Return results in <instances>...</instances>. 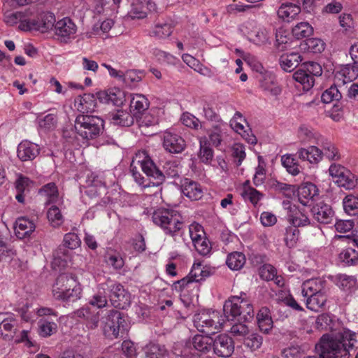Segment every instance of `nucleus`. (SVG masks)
<instances>
[{
	"label": "nucleus",
	"instance_id": "58",
	"mask_svg": "<svg viewBox=\"0 0 358 358\" xmlns=\"http://www.w3.org/2000/svg\"><path fill=\"white\" fill-rule=\"evenodd\" d=\"M189 235L192 241L193 244L206 238L205 232L201 225L193 223L189 225Z\"/></svg>",
	"mask_w": 358,
	"mask_h": 358
},
{
	"label": "nucleus",
	"instance_id": "14",
	"mask_svg": "<svg viewBox=\"0 0 358 358\" xmlns=\"http://www.w3.org/2000/svg\"><path fill=\"white\" fill-rule=\"evenodd\" d=\"M55 16L52 13H46L41 15L38 20H29L27 22L26 29H36L42 33L55 29ZM22 29H25L24 24H20Z\"/></svg>",
	"mask_w": 358,
	"mask_h": 358
},
{
	"label": "nucleus",
	"instance_id": "60",
	"mask_svg": "<svg viewBox=\"0 0 358 358\" xmlns=\"http://www.w3.org/2000/svg\"><path fill=\"white\" fill-rule=\"evenodd\" d=\"M106 262L115 269H120L124 266V260L120 254L115 252H108L106 255Z\"/></svg>",
	"mask_w": 358,
	"mask_h": 358
},
{
	"label": "nucleus",
	"instance_id": "16",
	"mask_svg": "<svg viewBox=\"0 0 358 358\" xmlns=\"http://www.w3.org/2000/svg\"><path fill=\"white\" fill-rule=\"evenodd\" d=\"M283 206L288 210V220L293 227L298 229L310 224L308 216L301 212L295 205H292L289 201H283Z\"/></svg>",
	"mask_w": 358,
	"mask_h": 358
},
{
	"label": "nucleus",
	"instance_id": "11",
	"mask_svg": "<svg viewBox=\"0 0 358 358\" xmlns=\"http://www.w3.org/2000/svg\"><path fill=\"white\" fill-rule=\"evenodd\" d=\"M54 31L58 39L66 43L75 38L77 26L71 18L66 17L55 23Z\"/></svg>",
	"mask_w": 358,
	"mask_h": 358
},
{
	"label": "nucleus",
	"instance_id": "39",
	"mask_svg": "<svg viewBox=\"0 0 358 358\" xmlns=\"http://www.w3.org/2000/svg\"><path fill=\"white\" fill-rule=\"evenodd\" d=\"M313 28L308 22L298 23L292 29V34L297 39L309 37L313 34Z\"/></svg>",
	"mask_w": 358,
	"mask_h": 358
},
{
	"label": "nucleus",
	"instance_id": "37",
	"mask_svg": "<svg viewBox=\"0 0 358 358\" xmlns=\"http://www.w3.org/2000/svg\"><path fill=\"white\" fill-rule=\"evenodd\" d=\"M226 264L231 270H240L245 264V257L240 252H231L227 256Z\"/></svg>",
	"mask_w": 358,
	"mask_h": 358
},
{
	"label": "nucleus",
	"instance_id": "56",
	"mask_svg": "<svg viewBox=\"0 0 358 358\" xmlns=\"http://www.w3.org/2000/svg\"><path fill=\"white\" fill-rule=\"evenodd\" d=\"M107 292L106 291V293H104L102 289H100L99 285L98 293L93 296L89 303L93 306L97 307L98 308H103L107 305Z\"/></svg>",
	"mask_w": 358,
	"mask_h": 358
},
{
	"label": "nucleus",
	"instance_id": "25",
	"mask_svg": "<svg viewBox=\"0 0 358 358\" xmlns=\"http://www.w3.org/2000/svg\"><path fill=\"white\" fill-rule=\"evenodd\" d=\"M35 228L34 223L26 217H20L15 221V232L16 236L20 239L29 237Z\"/></svg>",
	"mask_w": 358,
	"mask_h": 358
},
{
	"label": "nucleus",
	"instance_id": "1",
	"mask_svg": "<svg viewBox=\"0 0 358 358\" xmlns=\"http://www.w3.org/2000/svg\"><path fill=\"white\" fill-rule=\"evenodd\" d=\"M140 171H142L147 176L151 177L157 180V184H162L166 177L174 178L179 176L180 168L175 162H167L163 166V171L159 169L148 152L145 150L138 151L133 157L130 171L134 180L143 187H147L145 184V178L141 175Z\"/></svg>",
	"mask_w": 358,
	"mask_h": 358
},
{
	"label": "nucleus",
	"instance_id": "24",
	"mask_svg": "<svg viewBox=\"0 0 358 358\" xmlns=\"http://www.w3.org/2000/svg\"><path fill=\"white\" fill-rule=\"evenodd\" d=\"M75 105L83 114L91 113L96 107V99L93 94H84L76 99Z\"/></svg>",
	"mask_w": 358,
	"mask_h": 358
},
{
	"label": "nucleus",
	"instance_id": "48",
	"mask_svg": "<svg viewBox=\"0 0 358 358\" xmlns=\"http://www.w3.org/2000/svg\"><path fill=\"white\" fill-rule=\"evenodd\" d=\"M145 74L143 71L137 70H129L123 73L122 80L127 85H132L142 80Z\"/></svg>",
	"mask_w": 358,
	"mask_h": 358
},
{
	"label": "nucleus",
	"instance_id": "17",
	"mask_svg": "<svg viewBox=\"0 0 358 358\" xmlns=\"http://www.w3.org/2000/svg\"><path fill=\"white\" fill-rule=\"evenodd\" d=\"M313 218L321 224H329L333 220L334 212L331 206L323 201L318 202L311 208Z\"/></svg>",
	"mask_w": 358,
	"mask_h": 358
},
{
	"label": "nucleus",
	"instance_id": "34",
	"mask_svg": "<svg viewBox=\"0 0 358 358\" xmlns=\"http://www.w3.org/2000/svg\"><path fill=\"white\" fill-rule=\"evenodd\" d=\"M213 338L208 336L195 335L192 340L193 347L201 352H208L213 348Z\"/></svg>",
	"mask_w": 358,
	"mask_h": 358
},
{
	"label": "nucleus",
	"instance_id": "62",
	"mask_svg": "<svg viewBox=\"0 0 358 358\" xmlns=\"http://www.w3.org/2000/svg\"><path fill=\"white\" fill-rule=\"evenodd\" d=\"M241 194L245 200H249L254 205L257 204L262 197V194L252 187L245 188Z\"/></svg>",
	"mask_w": 358,
	"mask_h": 358
},
{
	"label": "nucleus",
	"instance_id": "3",
	"mask_svg": "<svg viewBox=\"0 0 358 358\" xmlns=\"http://www.w3.org/2000/svg\"><path fill=\"white\" fill-rule=\"evenodd\" d=\"M224 316L227 321H237L230 329L235 337L245 338L249 334L248 327L243 324L251 320L255 315L253 306L249 301L238 296H232L223 306Z\"/></svg>",
	"mask_w": 358,
	"mask_h": 358
},
{
	"label": "nucleus",
	"instance_id": "52",
	"mask_svg": "<svg viewBox=\"0 0 358 358\" xmlns=\"http://www.w3.org/2000/svg\"><path fill=\"white\" fill-rule=\"evenodd\" d=\"M355 283L356 280L352 276L345 274H339L336 276V285L344 291L350 290Z\"/></svg>",
	"mask_w": 358,
	"mask_h": 358
},
{
	"label": "nucleus",
	"instance_id": "57",
	"mask_svg": "<svg viewBox=\"0 0 358 358\" xmlns=\"http://www.w3.org/2000/svg\"><path fill=\"white\" fill-rule=\"evenodd\" d=\"M63 244L68 249L74 250L80 245L81 241L76 234L70 232L64 235Z\"/></svg>",
	"mask_w": 358,
	"mask_h": 358
},
{
	"label": "nucleus",
	"instance_id": "51",
	"mask_svg": "<svg viewBox=\"0 0 358 358\" xmlns=\"http://www.w3.org/2000/svg\"><path fill=\"white\" fill-rule=\"evenodd\" d=\"M322 156L324 155L329 160H338L340 159L337 148L329 141L322 143Z\"/></svg>",
	"mask_w": 358,
	"mask_h": 358
},
{
	"label": "nucleus",
	"instance_id": "19",
	"mask_svg": "<svg viewBox=\"0 0 358 358\" xmlns=\"http://www.w3.org/2000/svg\"><path fill=\"white\" fill-rule=\"evenodd\" d=\"M74 318H80L85 322V325L88 329H95L98 327L99 323V314L91 310L88 306L83 307L75 310L73 313Z\"/></svg>",
	"mask_w": 358,
	"mask_h": 358
},
{
	"label": "nucleus",
	"instance_id": "63",
	"mask_svg": "<svg viewBox=\"0 0 358 358\" xmlns=\"http://www.w3.org/2000/svg\"><path fill=\"white\" fill-rule=\"evenodd\" d=\"M222 129L220 124H216L213 127L209 134L210 142L215 147L219 146L222 141Z\"/></svg>",
	"mask_w": 358,
	"mask_h": 358
},
{
	"label": "nucleus",
	"instance_id": "42",
	"mask_svg": "<svg viewBox=\"0 0 358 358\" xmlns=\"http://www.w3.org/2000/svg\"><path fill=\"white\" fill-rule=\"evenodd\" d=\"M339 259L346 266L355 265L358 262V252L352 248H347L339 254Z\"/></svg>",
	"mask_w": 358,
	"mask_h": 358
},
{
	"label": "nucleus",
	"instance_id": "61",
	"mask_svg": "<svg viewBox=\"0 0 358 358\" xmlns=\"http://www.w3.org/2000/svg\"><path fill=\"white\" fill-rule=\"evenodd\" d=\"M140 127H148L158 124V117L151 113L145 112L138 120H136Z\"/></svg>",
	"mask_w": 358,
	"mask_h": 358
},
{
	"label": "nucleus",
	"instance_id": "23",
	"mask_svg": "<svg viewBox=\"0 0 358 358\" xmlns=\"http://www.w3.org/2000/svg\"><path fill=\"white\" fill-rule=\"evenodd\" d=\"M297 155L302 161H307L310 164H317L322 159V151L317 147L310 145L306 148H301L298 150Z\"/></svg>",
	"mask_w": 358,
	"mask_h": 358
},
{
	"label": "nucleus",
	"instance_id": "22",
	"mask_svg": "<svg viewBox=\"0 0 358 358\" xmlns=\"http://www.w3.org/2000/svg\"><path fill=\"white\" fill-rule=\"evenodd\" d=\"M327 281L320 278H311L302 284L301 293L303 296L326 291Z\"/></svg>",
	"mask_w": 358,
	"mask_h": 358
},
{
	"label": "nucleus",
	"instance_id": "50",
	"mask_svg": "<svg viewBox=\"0 0 358 358\" xmlns=\"http://www.w3.org/2000/svg\"><path fill=\"white\" fill-rule=\"evenodd\" d=\"M48 219L54 227H57L63 223V216L60 210L56 206H51L47 213Z\"/></svg>",
	"mask_w": 358,
	"mask_h": 358
},
{
	"label": "nucleus",
	"instance_id": "53",
	"mask_svg": "<svg viewBox=\"0 0 358 358\" xmlns=\"http://www.w3.org/2000/svg\"><path fill=\"white\" fill-rule=\"evenodd\" d=\"M57 329V325L53 322H49L45 320L39 321L40 335L43 337H48L55 333Z\"/></svg>",
	"mask_w": 358,
	"mask_h": 358
},
{
	"label": "nucleus",
	"instance_id": "27",
	"mask_svg": "<svg viewBox=\"0 0 358 358\" xmlns=\"http://www.w3.org/2000/svg\"><path fill=\"white\" fill-rule=\"evenodd\" d=\"M300 13V6L292 3H282L277 12L278 17L287 22L294 20Z\"/></svg>",
	"mask_w": 358,
	"mask_h": 358
},
{
	"label": "nucleus",
	"instance_id": "28",
	"mask_svg": "<svg viewBox=\"0 0 358 358\" xmlns=\"http://www.w3.org/2000/svg\"><path fill=\"white\" fill-rule=\"evenodd\" d=\"M182 192L192 200H199L203 196V189L201 185L187 178L185 180L182 185Z\"/></svg>",
	"mask_w": 358,
	"mask_h": 358
},
{
	"label": "nucleus",
	"instance_id": "2",
	"mask_svg": "<svg viewBox=\"0 0 358 358\" xmlns=\"http://www.w3.org/2000/svg\"><path fill=\"white\" fill-rule=\"evenodd\" d=\"M358 343L357 334L344 329L334 336L323 335L316 345L320 358H349Z\"/></svg>",
	"mask_w": 358,
	"mask_h": 358
},
{
	"label": "nucleus",
	"instance_id": "21",
	"mask_svg": "<svg viewBox=\"0 0 358 358\" xmlns=\"http://www.w3.org/2000/svg\"><path fill=\"white\" fill-rule=\"evenodd\" d=\"M17 157L22 161H31L35 159L40 152L38 145L30 141H22L17 147Z\"/></svg>",
	"mask_w": 358,
	"mask_h": 358
},
{
	"label": "nucleus",
	"instance_id": "41",
	"mask_svg": "<svg viewBox=\"0 0 358 358\" xmlns=\"http://www.w3.org/2000/svg\"><path fill=\"white\" fill-rule=\"evenodd\" d=\"M37 121L41 129L45 131H50L55 129L57 127V117L56 115L50 113L44 117H38Z\"/></svg>",
	"mask_w": 358,
	"mask_h": 358
},
{
	"label": "nucleus",
	"instance_id": "29",
	"mask_svg": "<svg viewBox=\"0 0 358 358\" xmlns=\"http://www.w3.org/2000/svg\"><path fill=\"white\" fill-rule=\"evenodd\" d=\"M301 61L302 57L299 53L292 52L282 55L280 57L279 64L285 71L291 72L299 66Z\"/></svg>",
	"mask_w": 358,
	"mask_h": 358
},
{
	"label": "nucleus",
	"instance_id": "45",
	"mask_svg": "<svg viewBox=\"0 0 358 358\" xmlns=\"http://www.w3.org/2000/svg\"><path fill=\"white\" fill-rule=\"evenodd\" d=\"M263 342V338L257 333H250L243 339V344L252 351L259 349Z\"/></svg>",
	"mask_w": 358,
	"mask_h": 358
},
{
	"label": "nucleus",
	"instance_id": "15",
	"mask_svg": "<svg viewBox=\"0 0 358 358\" xmlns=\"http://www.w3.org/2000/svg\"><path fill=\"white\" fill-rule=\"evenodd\" d=\"M162 138L163 146L170 153H180L186 147L185 140L176 133L166 131Z\"/></svg>",
	"mask_w": 358,
	"mask_h": 358
},
{
	"label": "nucleus",
	"instance_id": "20",
	"mask_svg": "<svg viewBox=\"0 0 358 358\" xmlns=\"http://www.w3.org/2000/svg\"><path fill=\"white\" fill-rule=\"evenodd\" d=\"M150 101L145 96L141 94H134L130 101V112L135 117L136 120L144 114L148 109Z\"/></svg>",
	"mask_w": 358,
	"mask_h": 358
},
{
	"label": "nucleus",
	"instance_id": "7",
	"mask_svg": "<svg viewBox=\"0 0 358 358\" xmlns=\"http://www.w3.org/2000/svg\"><path fill=\"white\" fill-rule=\"evenodd\" d=\"M100 289H102L104 293L106 291L107 292L108 297L115 308L125 309L129 306L131 303L130 294L120 282L108 278L100 284Z\"/></svg>",
	"mask_w": 358,
	"mask_h": 358
},
{
	"label": "nucleus",
	"instance_id": "4",
	"mask_svg": "<svg viewBox=\"0 0 358 358\" xmlns=\"http://www.w3.org/2000/svg\"><path fill=\"white\" fill-rule=\"evenodd\" d=\"M104 124L101 117L80 114L75 119L73 129L77 138L89 141L96 139L103 133Z\"/></svg>",
	"mask_w": 358,
	"mask_h": 358
},
{
	"label": "nucleus",
	"instance_id": "35",
	"mask_svg": "<svg viewBox=\"0 0 358 358\" xmlns=\"http://www.w3.org/2000/svg\"><path fill=\"white\" fill-rule=\"evenodd\" d=\"M145 358H165L168 352L164 345L150 343L144 348Z\"/></svg>",
	"mask_w": 358,
	"mask_h": 358
},
{
	"label": "nucleus",
	"instance_id": "30",
	"mask_svg": "<svg viewBox=\"0 0 358 358\" xmlns=\"http://www.w3.org/2000/svg\"><path fill=\"white\" fill-rule=\"evenodd\" d=\"M306 307L313 310L319 311L326 303L327 300V290L313 295H307Z\"/></svg>",
	"mask_w": 358,
	"mask_h": 358
},
{
	"label": "nucleus",
	"instance_id": "31",
	"mask_svg": "<svg viewBox=\"0 0 358 358\" xmlns=\"http://www.w3.org/2000/svg\"><path fill=\"white\" fill-rule=\"evenodd\" d=\"M318 189L313 183L307 182L301 185L298 190L299 200L301 203L306 206L308 201L317 194Z\"/></svg>",
	"mask_w": 358,
	"mask_h": 358
},
{
	"label": "nucleus",
	"instance_id": "18",
	"mask_svg": "<svg viewBox=\"0 0 358 358\" xmlns=\"http://www.w3.org/2000/svg\"><path fill=\"white\" fill-rule=\"evenodd\" d=\"M110 122L114 125L121 127H130L136 120L133 114L127 110L117 109L108 114Z\"/></svg>",
	"mask_w": 358,
	"mask_h": 358
},
{
	"label": "nucleus",
	"instance_id": "49",
	"mask_svg": "<svg viewBox=\"0 0 358 358\" xmlns=\"http://www.w3.org/2000/svg\"><path fill=\"white\" fill-rule=\"evenodd\" d=\"M299 230L295 227H288L286 228L285 234V242L289 248H293L296 244L299 238Z\"/></svg>",
	"mask_w": 358,
	"mask_h": 358
},
{
	"label": "nucleus",
	"instance_id": "44",
	"mask_svg": "<svg viewBox=\"0 0 358 358\" xmlns=\"http://www.w3.org/2000/svg\"><path fill=\"white\" fill-rule=\"evenodd\" d=\"M336 184L346 189H352L357 185V179L353 173L347 170L339 180H337Z\"/></svg>",
	"mask_w": 358,
	"mask_h": 358
},
{
	"label": "nucleus",
	"instance_id": "54",
	"mask_svg": "<svg viewBox=\"0 0 358 358\" xmlns=\"http://www.w3.org/2000/svg\"><path fill=\"white\" fill-rule=\"evenodd\" d=\"M341 96L338 88L336 86H331L322 93L321 99L323 103H329L333 101H338Z\"/></svg>",
	"mask_w": 358,
	"mask_h": 358
},
{
	"label": "nucleus",
	"instance_id": "8",
	"mask_svg": "<svg viewBox=\"0 0 358 358\" xmlns=\"http://www.w3.org/2000/svg\"><path fill=\"white\" fill-rule=\"evenodd\" d=\"M322 73V66L317 62H309L303 63L294 73L293 78L302 85L303 88L308 90L315 83V76H320Z\"/></svg>",
	"mask_w": 358,
	"mask_h": 358
},
{
	"label": "nucleus",
	"instance_id": "26",
	"mask_svg": "<svg viewBox=\"0 0 358 358\" xmlns=\"http://www.w3.org/2000/svg\"><path fill=\"white\" fill-rule=\"evenodd\" d=\"M17 330V321L13 317L4 319L0 323V338L11 341Z\"/></svg>",
	"mask_w": 358,
	"mask_h": 358
},
{
	"label": "nucleus",
	"instance_id": "43",
	"mask_svg": "<svg viewBox=\"0 0 358 358\" xmlns=\"http://www.w3.org/2000/svg\"><path fill=\"white\" fill-rule=\"evenodd\" d=\"M101 95H104L105 98L112 102L115 106H120L124 101V92L120 89L114 88L108 90L106 92H102Z\"/></svg>",
	"mask_w": 358,
	"mask_h": 358
},
{
	"label": "nucleus",
	"instance_id": "59",
	"mask_svg": "<svg viewBox=\"0 0 358 358\" xmlns=\"http://www.w3.org/2000/svg\"><path fill=\"white\" fill-rule=\"evenodd\" d=\"M180 120L184 125L189 128L199 129L201 127L199 120L189 113H184Z\"/></svg>",
	"mask_w": 358,
	"mask_h": 358
},
{
	"label": "nucleus",
	"instance_id": "36",
	"mask_svg": "<svg viewBox=\"0 0 358 358\" xmlns=\"http://www.w3.org/2000/svg\"><path fill=\"white\" fill-rule=\"evenodd\" d=\"M173 31V26L172 23L167 22H158L152 31V36L164 39L171 36Z\"/></svg>",
	"mask_w": 358,
	"mask_h": 358
},
{
	"label": "nucleus",
	"instance_id": "40",
	"mask_svg": "<svg viewBox=\"0 0 358 358\" xmlns=\"http://www.w3.org/2000/svg\"><path fill=\"white\" fill-rule=\"evenodd\" d=\"M343 209L350 215L358 214V197L349 194L343 200Z\"/></svg>",
	"mask_w": 358,
	"mask_h": 358
},
{
	"label": "nucleus",
	"instance_id": "46",
	"mask_svg": "<svg viewBox=\"0 0 358 358\" xmlns=\"http://www.w3.org/2000/svg\"><path fill=\"white\" fill-rule=\"evenodd\" d=\"M201 161L209 164L213 158V150L207 141H200V151L199 155Z\"/></svg>",
	"mask_w": 358,
	"mask_h": 358
},
{
	"label": "nucleus",
	"instance_id": "5",
	"mask_svg": "<svg viewBox=\"0 0 358 358\" xmlns=\"http://www.w3.org/2000/svg\"><path fill=\"white\" fill-rule=\"evenodd\" d=\"M81 294L80 284L72 273L60 274L52 287V294L57 300L73 302L81 297Z\"/></svg>",
	"mask_w": 358,
	"mask_h": 358
},
{
	"label": "nucleus",
	"instance_id": "12",
	"mask_svg": "<svg viewBox=\"0 0 358 358\" xmlns=\"http://www.w3.org/2000/svg\"><path fill=\"white\" fill-rule=\"evenodd\" d=\"M194 324L198 331L206 334H214L223 325L220 321L215 322L208 313L204 312L194 315Z\"/></svg>",
	"mask_w": 358,
	"mask_h": 358
},
{
	"label": "nucleus",
	"instance_id": "13",
	"mask_svg": "<svg viewBox=\"0 0 358 358\" xmlns=\"http://www.w3.org/2000/svg\"><path fill=\"white\" fill-rule=\"evenodd\" d=\"M214 353L220 357H229L234 351V342L225 334H220L213 339Z\"/></svg>",
	"mask_w": 358,
	"mask_h": 358
},
{
	"label": "nucleus",
	"instance_id": "38",
	"mask_svg": "<svg viewBox=\"0 0 358 358\" xmlns=\"http://www.w3.org/2000/svg\"><path fill=\"white\" fill-rule=\"evenodd\" d=\"M281 162L282 166L292 175L296 176L300 173V166L293 155L287 154L282 155Z\"/></svg>",
	"mask_w": 358,
	"mask_h": 358
},
{
	"label": "nucleus",
	"instance_id": "47",
	"mask_svg": "<svg viewBox=\"0 0 358 358\" xmlns=\"http://www.w3.org/2000/svg\"><path fill=\"white\" fill-rule=\"evenodd\" d=\"M38 192L41 195L46 196L48 202L54 201L58 196V189L54 182L43 185Z\"/></svg>",
	"mask_w": 358,
	"mask_h": 358
},
{
	"label": "nucleus",
	"instance_id": "9",
	"mask_svg": "<svg viewBox=\"0 0 358 358\" xmlns=\"http://www.w3.org/2000/svg\"><path fill=\"white\" fill-rule=\"evenodd\" d=\"M128 324L122 314L116 310L109 311L104 327V331L115 338L124 336L127 331Z\"/></svg>",
	"mask_w": 358,
	"mask_h": 358
},
{
	"label": "nucleus",
	"instance_id": "32",
	"mask_svg": "<svg viewBox=\"0 0 358 358\" xmlns=\"http://www.w3.org/2000/svg\"><path fill=\"white\" fill-rule=\"evenodd\" d=\"M258 327L261 331L268 333L273 327V320L270 310L267 307H262L257 315Z\"/></svg>",
	"mask_w": 358,
	"mask_h": 358
},
{
	"label": "nucleus",
	"instance_id": "64",
	"mask_svg": "<svg viewBox=\"0 0 358 358\" xmlns=\"http://www.w3.org/2000/svg\"><path fill=\"white\" fill-rule=\"evenodd\" d=\"M24 17V15L21 12L6 11L4 13L3 20L6 24L13 26L18 23V22H22Z\"/></svg>",
	"mask_w": 358,
	"mask_h": 358
},
{
	"label": "nucleus",
	"instance_id": "6",
	"mask_svg": "<svg viewBox=\"0 0 358 358\" xmlns=\"http://www.w3.org/2000/svg\"><path fill=\"white\" fill-rule=\"evenodd\" d=\"M152 220L165 234L172 236L177 234L183 227L180 215L171 209H157L152 215Z\"/></svg>",
	"mask_w": 358,
	"mask_h": 358
},
{
	"label": "nucleus",
	"instance_id": "33",
	"mask_svg": "<svg viewBox=\"0 0 358 358\" xmlns=\"http://www.w3.org/2000/svg\"><path fill=\"white\" fill-rule=\"evenodd\" d=\"M150 0H135L131 4V8L128 13L131 19H143L147 15L148 6Z\"/></svg>",
	"mask_w": 358,
	"mask_h": 358
},
{
	"label": "nucleus",
	"instance_id": "10",
	"mask_svg": "<svg viewBox=\"0 0 358 358\" xmlns=\"http://www.w3.org/2000/svg\"><path fill=\"white\" fill-rule=\"evenodd\" d=\"M128 324L122 314L116 310L109 311L104 327V331L115 338L124 336L127 331Z\"/></svg>",
	"mask_w": 358,
	"mask_h": 358
},
{
	"label": "nucleus",
	"instance_id": "55",
	"mask_svg": "<svg viewBox=\"0 0 358 358\" xmlns=\"http://www.w3.org/2000/svg\"><path fill=\"white\" fill-rule=\"evenodd\" d=\"M248 38L256 45H262L268 41V32L265 28H259L254 35H251Z\"/></svg>",
	"mask_w": 358,
	"mask_h": 358
}]
</instances>
